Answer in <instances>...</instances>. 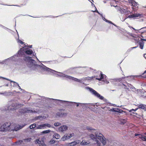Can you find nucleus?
I'll return each instance as SVG.
<instances>
[{"instance_id":"nucleus-42","label":"nucleus","mask_w":146,"mask_h":146,"mask_svg":"<svg viewBox=\"0 0 146 146\" xmlns=\"http://www.w3.org/2000/svg\"><path fill=\"white\" fill-rule=\"evenodd\" d=\"M50 130H44V131H43L42 132V133L44 134V133H47L49 132H50Z\"/></svg>"},{"instance_id":"nucleus-48","label":"nucleus","mask_w":146,"mask_h":146,"mask_svg":"<svg viewBox=\"0 0 146 146\" xmlns=\"http://www.w3.org/2000/svg\"><path fill=\"white\" fill-rule=\"evenodd\" d=\"M134 15H133H133H129L128 16V17H127V18H134Z\"/></svg>"},{"instance_id":"nucleus-32","label":"nucleus","mask_w":146,"mask_h":146,"mask_svg":"<svg viewBox=\"0 0 146 146\" xmlns=\"http://www.w3.org/2000/svg\"><path fill=\"white\" fill-rule=\"evenodd\" d=\"M0 131H6L5 129V125H4V124L1 125L0 127Z\"/></svg>"},{"instance_id":"nucleus-44","label":"nucleus","mask_w":146,"mask_h":146,"mask_svg":"<svg viewBox=\"0 0 146 146\" xmlns=\"http://www.w3.org/2000/svg\"><path fill=\"white\" fill-rule=\"evenodd\" d=\"M61 123L59 122H56L54 123V125L56 127H58V126L60 125Z\"/></svg>"},{"instance_id":"nucleus-23","label":"nucleus","mask_w":146,"mask_h":146,"mask_svg":"<svg viewBox=\"0 0 146 146\" xmlns=\"http://www.w3.org/2000/svg\"><path fill=\"white\" fill-rule=\"evenodd\" d=\"M138 108L142 109L144 111H146V106L143 104H140L138 106Z\"/></svg>"},{"instance_id":"nucleus-58","label":"nucleus","mask_w":146,"mask_h":146,"mask_svg":"<svg viewBox=\"0 0 146 146\" xmlns=\"http://www.w3.org/2000/svg\"><path fill=\"white\" fill-rule=\"evenodd\" d=\"M140 135H141V134H135V136H138L139 137L140 136Z\"/></svg>"},{"instance_id":"nucleus-54","label":"nucleus","mask_w":146,"mask_h":146,"mask_svg":"<svg viewBox=\"0 0 146 146\" xmlns=\"http://www.w3.org/2000/svg\"><path fill=\"white\" fill-rule=\"evenodd\" d=\"M132 50V48H129V49H128L127 50V52H130Z\"/></svg>"},{"instance_id":"nucleus-50","label":"nucleus","mask_w":146,"mask_h":146,"mask_svg":"<svg viewBox=\"0 0 146 146\" xmlns=\"http://www.w3.org/2000/svg\"><path fill=\"white\" fill-rule=\"evenodd\" d=\"M39 146H46V145L44 144V142H42L40 144H39Z\"/></svg>"},{"instance_id":"nucleus-24","label":"nucleus","mask_w":146,"mask_h":146,"mask_svg":"<svg viewBox=\"0 0 146 146\" xmlns=\"http://www.w3.org/2000/svg\"><path fill=\"white\" fill-rule=\"evenodd\" d=\"M66 115L67 114L66 113L58 112L56 113V115L59 117H62L63 116H66Z\"/></svg>"},{"instance_id":"nucleus-49","label":"nucleus","mask_w":146,"mask_h":146,"mask_svg":"<svg viewBox=\"0 0 146 146\" xmlns=\"http://www.w3.org/2000/svg\"><path fill=\"white\" fill-rule=\"evenodd\" d=\"M8 106H10V108H12L11 106V102H10L9 103L8 105L7 106L6 108H5V109H6V108H7V107Z\"/></svg>"},{"instance_id":"nucleus-47","label":"nucleus","mask_w":146,"mask_h":146,"mask_svg":"<svg viewBox=\"0 0 146 146\" xmlns=\"http://www.w3.org/2000/svg\"><path fill=\"white\" fill-rule=\"evenodd\" d=\"M144 95L142 96L143 97L146 99V91H144L143 92Z\"/></svg>"},{"instance_id":"nucleus-11","label":"nucleus","mask_w":146,"mask_h":146,"mask_svg":"<svg viewBox=\"0 0 146 146\" xmlns=\"http://www.w3.org/2000/svg\"><path fill=\"white\" fill-rule=\"evenodd\" d=\"M13 127H11V130L13 131H17L22 128L25 125H19L13 124Z\"/></svg>"},{"instance_id":"nucleus-39","label":"nucleus","mask_w":146,"mask_h":146,"mask_svg":"<svg viewBox=\"0 0 146 146\" xmlns=\"http://www.w3.org/2000/svg\"><path fill=\"white\" fill-rule=\"evenodd\" d=\"M102 18L104 21H105L107 23H111V21L106 19L104 17H102Z\"/></svg>"},{"instance_id":"nucleus-43","label":"nucleus","mask_w":146,"mask_h":146,"mask_svg":"<svg viewBox=\"0 0 146 146\" xmlns=\"http://www.w3.org/2000/svg\"><path fill=\"white\" fill-rule=\"evenodd\" d=\"M80 145H87L88 143H87V142H85V141H82L80 143Z\"/></svg>"},{"instance_id":"nucleus-56","label":"nucleus","mask_w":146,"mask_h":146,"mask_svg":"<svg viewBox=\"0 0 146 146\" xmlns=\"http://www.w3.org/2000/svg\"><path fill=\"white\" fill-rule=\"evenodd\" d=\"M111 105L113 106L114 107H120L119 106H117L115 104H111Z\"/></svg>"},{"instance_id":"nucleus-8","label":"nucleus","mask_w":146,"mask_h":146,"mask_svg":"<svg viewBox=\"0 0 146 146\" xmlns=\"http://www.w3.org/2000/svg\"><path fill=\"white\" fill-rule=\"evenodd\" d=\"M86 88L88 90L91 94L101 100H104V97L103 96L101 95L100 94L92 88L87 87H86Z\"/></svg>"},{"instance_id":"nucleus-52","label":"nucleus","mask_w":146,"mask_h":146,"mask_svg":"<svg viewBox=\"0 0 146 146\" xmlns=\"http://www.w3.org/2000/svg\"><path fill=\"white\" fill-rule=\"evenodd\" d=\"M109 23L111 24H112V25H113L114 26H115V27H117V28H118L119 27L117 26L116 25H115V24H114L112 22H111V23Z\"/></svg>"},{"instance_id":"nucleus-13","label":"nucleus","mask_w":146,"mask_h":146,"mask_svg":"<svg viewBox=\"0 0 146 146\" xmlns=\"http://www.w3.org/2000/svg\"><path fill=\"white\" fill-rule=\"evenodd\" d=\"M130 3L131 4V5L133 7H135V8L132 7V8L133 11H136L138 9V3L136 2L135 1L132 0V1H131Z\"/></svg>"},{"instance_id":"nucleus-33","label":"nucleus","mask_w":146,"mask_h":146,"mask_svg":"<svg viewBox=\"0 0 146 146\" xmlns=\"http://www.w3.org/2000/svg\"><path fill=\"white\" fill-rule=\"evenodd\" d=\"M53 137L56 139H59L60 138V136L59 134L57 133H55L53 135Z\"/></svg>"},{"instance_id":"nucleus-35","label":"nucleus","mask_w":146,"mask_h":146,"mask_svg":"<svg viewBox=\"0 0 146 146\" xmlns=\"http://www.w3.org/2000/svg\"><path fill=\"white\" fill-rule=\"evenodd\" d=\"M37 129H44V124L38 125L37 126Z\"/></svg>"},{"instance_id":"nucleus-29","label":"nucleus","mask_w":146,"mask_h":146,"mask_svg":"<svg viewBox=\"0 0 146 146\" xmlns=\"http://www.w3.org/2000/svg\"><path fill=\"white\" fill-rule=\"evenodd\" d=\"M119 10L120 11V12L121 13H128V11L124 9L120 8L119 9Z\"/></svg>"},{"instance_id":"nucleus-19","label":"nucleus","mask_w":146,"mask_h":146,"mask_svg":"<svg viewBox=\"0 0 146 146\" xmlns=\"http://www.w3.org/2000/svg\"><path fill=\"white\" fill-rule=\"evenodd\" d=\"M68 127L66 125H64L61 126L59 128V130L60 131L63 132L66 131L68 129Z\"/></svg>"},{"instance_id":"nucleus-20","label":"nucleus","mask_w":146,"mask_h":146,"mask_svg":"<svg viewBox=\"0 0 146 146\" xmlns=\"http://www.w3.org/2000/svg\"><path fill=\"white\" fill-rule=\"evenodd\" d=\"M80 141L79 140H77L75 141H74L71 142L70 143H68V145H70L69 146H74L80 143Z\"/></svg>"},{"instance_id":"nucleus-12","label":"nucleus","mask_w":146,"mask_h":146,"mask_svg":"<svg viewBox=\"0 0 146 146\" xmlns=\"http://www.w3.org/2000/svg\"><path fill=\"white\" fill-rule=\"evenodd\" d=\"M74 136L73 133L70 134H66L62 137L61 139L62 141H64L67 139H69L72 137Z\"/></svg>"},{"instance_id":"nucleus-38","label":"nucleus","mask_w":146,"mask_h":146,"mask_svg":"<svg viewBox=\"0 0 146 146\" xmlns=\"http://www.w3.org/2000/svg\"><path fill=\"white\" fill-rule=\"evenodd\" d=\"M127 86L129 88H130L131 89H134V88H135L134 87H133L131 84H129V83H127Z\"/></svg>"},{"instance_id":"nucleus-37","label":"nucleus","mask_w":146,"mask_h":146,"mask_svg":"<svg viewBox=\"0 0 146 146\" xmlns=\"http://www.w3.org/2000/svg\"><path fill=\"white\" fill-rule=\"evenodd\" d=\"M0 95H2L4 96L8 95V93L6 91H5L4 93H0Z\"/></svg>"},{"instance_id":"nucleus-3","label":"nucleus","mask_w":146,"mask_h":146,"mask_svg":"<svg viewBox=\"0 0 146 146\" xmlns=\"http://www.w3.org/2000/svg\"><path fill=\"white\" fill-rule=\"evenodd\" d=\"M95 135L93 134H90L89 135L90 137L93 140L96 141L98 146L100 145V143L98 139H99L104 145H105L106 141L104 139L103 135L100 133L98 131L94 132Z\"/></svg>"},{"instance_id":"nucleus-59","label":"nucleus","mask_w":146,"mask_h":146,"mask_svg":"<svg viewBox=\"0 0 146 146\" xmlns=\"http://www.w3.org/2000/svg\"><path fill=\"white\" fill-rule=\"evenodd\" d=\"M95 12H96L98 14H100V13L98 11V10L97 9H96L95 11Z\"/></svg>"},{"instance_id":"nucleus-55","label":"nucleus","mask_w":146,"mask_h":146,"mask_svg":"<svg viewBox=\"0 0 146 146\" xmlns=\"http://www.w3.org/2000/svg\"><path fill=\"white\" fill-rule=\"evenodd\" d=\"M124 89H127V90H128L129 89V88L127 86V84H126V85L125 86L124 88Z\"/></svg>"},{"instance_id":"nucleus-64","label":"nucleus","mask_w":146,"mask_h":146,"mask_svg":"<svg viewBox=\"0 0 146 146\" xmlns=\"http://www.w3.org/2000/svg\"><path fill=\"white\" fill-rule=\"evenodd\" d=\"M137 47V46H135V47H131V48H132V49H133L136 48Z\"/></svg>"},{"instance_id":"nucleus-15","label":"nucleus","mask_w":146,"mask_h":146,"mask_svg":"<svg viewBox=\"0 0 146 146\" xmlns=\"http://www.w3.org/2000/svg\"><path fill=\"white\" fill-rule=\"evenodd\" d=\"M86 78H84L82 79H78L77 78H75L73 77H72V78L71 79V80H73L75 81L83 83V84H84V82L86 80Z\"/></svg>"},{"instance_id":"nucleus-30","label":"nucleus","mask_w":146,"mask_h":146,"mask_svg":"<svg viewBox=\"0 0 146 146\" xmlns=\"http://www.w3.org/2000/svg\"><path fill=\"white\" fill-rule=\"evenodd\" d=\"M145 28H146V27H143L141 29H140L137 30V31L136 32V33H143V31H143V30Z\"/></svg>"},{"instance_id":"nucleus-2","label":"nucleus","mask_w":146,"mask_h":146,"mask_svg":"<svg viewBox=\"0 0 146 146\" xmlns=\"http://www.w3.org/2000/svg\"><path fill=\"white\" fill-rule=\"evenodd\" d=\"M38 62H40L39 60L37 58V68L38 67H40V68L41 69H43L44 70H46V71L50 72L51 73H52L53 74H54V72L58 73L59 74H55L56 75V76L57 77H62L63 78H66L65 79L66 80H67L68 79H69L70 80H71L72 77V76L66 74L62 72H58L50 69L44 65L42 63H40V64L39 65L37 64Z\"/></svg>"},{"instance_id":"nucleus-7","label":"nucleus","mask_w":146,"mask_h":146,"mask_svg":"<svg viewBox=\"0 0 146 146\" xmlns=\"http://www.w3.org/2000/svg\"><path fill=\"white\" fill-rule=\"evenodd\" d=\"M19 56L17 53V55H15L8 58L4 60L1 62V64H7L13 61H17L19 58Z\"/></svg>"},{"instance_id":"nucleus-27","label":"nucleus","mask_w":146,"mask_h":146,"mask_svg":"<svg viewBox=\"0 0 146 146\" xmlns=\"http://www.w3.org/2000/svg\"><path fill=\"white\" fill-rule=\"evenodd\" d=\"M86 129L89 131L91 132L92 133H94V132L92 131L95 130V129H94L93 128L89 127V126H86Z\"/></svg>"},{"instance_id":"nucleus-1","label":"nucleus","mask_w":146,"mask_h":146,"mask_svg":"<svg viewBox=\"0 0 146 146\" xmlns=\"http://www.w3.org/2000/svg\"><path fill=\"white\" fill-rule=\"evenodd\" d=\"M52 99L44 96L37 95V113H41L47 111L52 108L50 104Z\"/></svg>"},{"instance_id":"nucleus-31","label":"nucleus","mask_w":146,"mask_h":146,"mask_svg":"<svg viewBox=\"0 0 146 146\" xmlns=\"http://www.w3.org/2000/svg\"><path fill=\"white\" fill-rule=\"evenodd\" d=\"M139 138L142 140L146 141V136H145L141 135H140Z\"/></svg>"},{"instance_id":"nucleus-41","label":"nucleus","mask_w":146,"mask_h":146,"mask_svg":"<svg viewBox=\"0 0 146 146\" xmlns=\"http://www.w3.org/2000/svg\"><path fill=\"white\" fill-rule=\"evenodd\" d=\"M17 42L19 43H20L21 44H22L23 45L22 46H25L24 45V44H24V42H23L22 41H21V40L18 39L17 40Z\"/></svg>"},{"instance_id":"nucleus-6","label":"nucleus","mask_w":146,"mask_h":146,"mask_svg":"<svg viewBox=\"0 0 146 146\" xmlns=\"http://www.w3.org/2000/svg\"><path fill=\"white\" fill-rule=\"evenodd\" d=\"M142 77L141 75L138 76H127L126 77H122L121 78H115L113 80H115V81H119V82H122L123 81V79H125V80H135L136 78H139ZM113 79H110L109 81L110 82H112V80Z\"/></svg>"},{"instance_id":"nucleus-62","label":"nucleus","mask_w":146,"mask_h":146,"mask_svg":"<svg viewBox=\"0 0 146 146\" xmlns=\"http://www.w3.org/2000/svg\"><path fill=\"white\" fill-rule=\"evenodd\" d=\"M127 18H125L124 19H123L122 20H121V21H125V20Z\"/></svg>"},{"instance_id":"nucleus-40","label":"nucleus","mask_w":146,"mask_h":146,"mask_svg":"<svg viewBox=\"0 0 146 146\" xmlns=\"http://www.w3.org/2000/svg\"><path fill=\"white\" fill-rule=\"evenodd\" d=\"M71 102L74 103H75V104H73L72 105V106H75V105H76L77 107H78L79 106V105L80 104H81V103H76L75 102Z\"/></svg>"},{"instance_id":"nucleus-9","label":"nucleus","mask_w":146,"mask_h":146,"mask_svg":"<svg viewBox=\"0 0 146 146\" xmlns=\"http://www.w3.org/2000/svg\"><path fill=\"white\" fill-rule=\"evenodd\" d=\"M11 106L12 108H10L9 106H8L7 108H6V109L5 110L7 111V110H13L15 109H18L19 108V107H18V106H21L22 105L21 104H15L13 103H12L11 104Z\"/></svg>"},{"instance_id":"nucleus-17","label":"nucleus","mask_w":146,"mask_h":146,"mask_svg":"<svg viewBox=\"0 0 146 146\" xmlns=\"http://www.w3.org/2000/svg\"><path fill=\"white\" fill-rule=\"evenodd\" d=\"M35 112V110H30L29 109H28L27 108H25L24 109L20 111V112L23 113H33Z\"/></svg>"},{"instance_id":"nucleus-45","label":"nucleus","mask_w":146,"mask_h":146,"mask_svg":"<svg viewBox=\"0 0 146 146\" xmlns=\"http://www.w3.org/2000/svg\"><path fill=\"white\" fill-rule=\"evenodd\" d=\"M138 109H139V108H136L135 109H131L129 111V112H132L133 111L134 112H135L136 111H137Z\"/></svg>"},{"instance_id":"nucleus-10","label":"nucleus","mask_w":146,"mask_h":146,"mask_svg":"<svg viewBox=\"0 0 146 146\" xmlns=\"http://www.w3.org/2000/svg\"><path fill=\"white\" fill-rule=\"evenodd\" d=\"M24 60L25 61H28L31 65L33 66H35L36 65V61L31 59V58L28 56H26L24 58Z\"/></svg>"},{"instance_id":"nucleus-51","label":"nucleus","mask_w":146,"mask_h":146,"mask_svg":"<svg viewBox=\"0 0 146 146\" xmlns=\"http://www.w3.org/2000/svg\"><path fill=\"white\" fill-rule=\"evenodd\" d=\"M109 23L111 24H112V25H113L114 26H115V27H117V28H118L119 27L117 26L116 25H115V24H114L112 22H111V23Z\"/></svg>"},{"instance_id":"nucleus-57","label":"nucleus","mask_w":146,"mask_h":146,"mask_svg":"<svg viewBox=\"0 0 146 146\" xmlns=\"http://www.w3.org/2000/svg\"><path fill=\"white\" fill-rule=\"evenodd\" d=\"M1 26L2 27H3L4 29H5V30H7V29H8L7 28L4 27L3 26H2V25H1Z\"/></svg>"},{"instance_id":"nucleus-63","label":"nucleus","mask_w":146,"mask_h":146,"mask_svg":"<svg viewBox=\"0 0 146 146\" xmlns=\"http://www.w3.org/2000/svg\"><path fill=\"white\" fill-rule=\"evenodd\" d=\"M131 112L132 113H133V114H135L136 115H137V113H135V112H134V111H132V112Z\"/></svg>"},{"instance_id":"nucleus-28","label":"nucleus","mask_w":146,"mask_h":146,"mask_svg":"<svg viewBox=\"0 0 146 146\" xmlns=\"http://www.w3.org/2000/svg\"><path fill=\"white\" fill-rule=\"evenodd\" d=\"M29 128L31 129H33L34 130H36V124L34 123L31 125L30 126Z\"/></svg>"},{"instance_id":"nucleus-25","label":"nucleus","mask_w":146,"mask_h":146,"mask_svg":"<svg viewBox=\"0 0 146 146\" xmlns=\"http://www.w3.org/2000/svg\"><path fill=\"white\" fill-rule=\"evenodd\" d=\"M104 76H106L105 75L102 74V72H101L100 76H99V77H97L96 78V79L100 81H101L102 79H104Z\"/></svg>"},{"instance_id":"nucleus-26","label":"nucleus","mask_w":146,"mask_h":146,"mask_svg":"<svg viewBox=\"0 0 146 146\" xmlns=\"http://www.w3.org/2000/svg\"><path fill=\"white\" fill-rule=\"evenodd\" d=\"M139 44L140 48L141 49H143V48L144 45V43L143 41L139 40Z\"/></svg>"},{"instance_id":"nucleus-4","label":"nucleus","mask_w":146,"mask_h":146,"mask_svg":"<svg viewBox=\"0 0 146 146\" xmlns=\"http://www.w3.org/2000/svg\"><path fill=\"white\" fill-rule=\"evenodd\" d=\"M50 99H52V102H54L57 104L58 105L63 107L72 106L73 104H75L74 103L71 102L55 99L53 98H50Z\"/></svg>"},{"instance_id":"nucleus-5","label":"nucleus","mask_w":146,"mask_h":146,"mask_svg":"<svg viewBox=\"0 0 146 146\" xmlns=\"http://www.w3.org/2000/svg\"><path fill=\"white\" fill-rule=\"evenodd\" d=\"M24 45L25 46H22V48L19 50L17 53L19 57L25 56V54L30 55L32 54V51L29 48H24L26 47V45L25 44H24Z\"/></svg>"},{"instance_id":"nucleus-60","label":"nucleus","mask_w":146,"mask_h":146,"mask_svg":"<svg viewBox=\"0 0 146 146\" xmlns=\"http://www.w3.org/2000/svg\"><path fill=\"white\" fill-rule=\"evenodd\" d=\"M105 82H106L107 84H108L109 82L108 81H104Z\"/></svg>"},{"instance_id":"nucleus-22","label":"nucleus","mask_w":146,"mask_h":146,"mask_svg":"<svg viewBox=\"0 0 146 146\" xmlns=\"http://www.w3.org/2000/svg\"><path fill=\"white\" fill-rule=\"evenodd\" d=\"M5 79L11 81V82H13V86L15 87V86H18L20 89L21 90H22V89L21 88L20 86H19V85L17 83H16L14 81L11 80H9L7 78H5Z\"/></svg>"},{"instance_id":"nucleus-34","label":"nucleus","mask_w":146,"mask_h":146,"mask_svg":"<svg viewBox=\"0 0 146 146\" xmlns=\"http://www.w3.org/2000/svg\"><path fill=\"white\" fill-rule=\"evenodd\" d=\"M133 15L134 16V18L136 17H143V15L141 14H140V13L134 14Z\"/></svg>"},{"instance_id":"nucleus-61","label":"nucleus","mask_w":146,"mask_h":146,"mask_svg":"<svg viewBox=\"0 0 146 146\" xmlns=\"http://www.w3.org/2000/svg\"><path fill=\"white\" fill-rule=\"evenodd\" d=\"M141 40L140 41H146V39H141Z\"/></svg>"},{"instance_id":"nucleus-14","label":"nucleus","mask_w":146,"mask_h":146,"mask_svg":"<svg viewBox=\"0 0 146 146\" xmlns=\"http://www.w3.org/2000/svg\"><path fill=\"white\" fill-rule=\"evenodd\" d=\"M5 125V128L6 131H12L11 127H13V124H11L10 123H6L4 124Z\"/></svg>"},{"instance_id":"nucleus-36","label":"nucleus","mask_w":146,"mask_h":146,"mask_svg":"<svg viewBox=\"0 0 146 146\" xmlns=\"http://www.w3.org/2000/svg\"><path fill=\"white\" fill-rule=\"evenodd\" d=\"M44 129L46 128V127L50 128L51 127V125L48 123L44 124Z\"/></svg>"},{"instance_id":"nucleus-21","label":"nucleus","mask_w":146,"mask_h":146,"mask_svg":"<svg viewBox=\"0 0 146 146\" xmlns=\"http://www.w3.org/2000/svg\"><path fill=\"white\" fill-rule=\"evenodd\" d=\"M46 118V116H44L43 115L37 116V120H43L45 119Z\"/></svg>"},{"instance_id":"nucleus-46","label":"nucleus","mask_w":146,"mask_h":146,"mask_svg":"<svg viewBox=\"0 0 146 146\" xmlns=\"http://www.w3.org/2000/svg\"><path fill=\"white\" fill-rule=\"evenodd\" d=\"M22 142V141H21V140L19 141H18L16 142L15 143V144L16 145H20L21 143Z\"/></svg>"},{"instance_id":"nucleus-18","label":"nucleus","mask_w":146,"mask_h":146,"mask_svg":"<svg viewBox=\"0 0 146 146\" xmlns=\"http://www.w3.org/2000/svg\"><path fill=\"white\" fill-rule=\"evenodd\" d=\"M85 68V67H75L74 68H71L69 69L70 70H77L79 71L78 72V73L80 72L81 70H84V69Z\"/></svg>"},{"instance_id":"nucleus-53","label":"nucleus","mask_w":146,"mask_h":146,"mask_svg":"<svg viewBox=\"0 0 146 146\" xmlns=\"http://www.w3.org/2000/svg\"><path fill=\"white\" fill-rule=\"evenodd\" d=\"M31 139V138H28L27 139H25V141L28 142V141H30Z\"/></svg>"},{"instance_id":"nucleus-16","label":"nucleus","mask_w":146,"mask_h":146,"mask_svg":"<svg viewBox=\"0 0 146 146\" xmlns=\"http://www.w3.org/2000/svg\"><path fill=\"white\" fill-rule=\"evenodd\" d=\"M110 111L113 112H116L118 113V115H120V113H123V112H125L124 111H123L122 110L119 109L118 108H112L110 110Z\"/></svg>"}]
</instances>
